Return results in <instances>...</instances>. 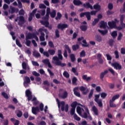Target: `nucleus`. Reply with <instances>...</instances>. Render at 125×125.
I'll use <instances>...</instances> for the list:
<instances>
[{"label":"nucleus","instance_id":"1","mask_svg":"<svg viewBox=\"0 0 125 125\" xmlns=\"http://www.w3.org/2000/svg\"><path fill=\"white\" fill-rule=\"evenodd\" d=\"M58 56L53 57V60L54 61V64L56 66H61V67H65L66 63H62V60H63V56H62V51L61 50H58ZM61 60V61H60Z\"/></svg>","mask_w":125,"mask_h":125},{"label":"nucleus","instance_id":"2","mask_svg":"<svg viewBox=\"0 0 125 125\" xmlns=\"http://www.w3.org/2000/svg\"><path fill=\"white\" fill-rule=\"evenodd\" d=\"M46 13V14L45 16L42 18V20H48L49 19L50 15L51 18H54L55 16H56V10H53L51 12L50 8L49 7H47Z\"/></svg>","mask_w":125,"mask_h":125},{"label":"nucleus","instance_id":"3","mask_svg":"<svg viewBox=\"0 0 125 125\" xmlns=\"http://www.w3.org/2000/svg\"><path fill=\"white\" fill-rule=\"evenodd\" d=\"M56 101L58 104V108H60V106L62 105L61 110L62 112H64V111H65V112H68L69 110V105L68 104H65V102L62 101L60 103V101H59L58 99H56Z\"/></svg>","mask_w":125,"mask_h":125},{"label":"nucleus","instance_id":"4","mask_svg":"<svg viewBox=\"0 0 125 125\" xmlns=\"http://www.w3.org/2000/svg\"><path fill=\"white\" fill-rule=\"evenodd\" d=\"M56 101L58 104V108H60V106L62 105L61 110L62 112H64V111H65V112H68L69 110V105L68 104H65V102L62 101L60 103V101H59L58 99H56Z\"/></svg>","mask_w":125,"mask_h":125},{"label":"nucleus","instance_id":"5","mask_svg":"<svg viewBox=\"0 0 125 125\" xmlns=\"http://www.w3.org/2000/svg\"><path fill=\"white\" fill-rule=\"evenodd\" d=\"M93 8L95 9L96 11H92L90 12V14L91 15H96V13H97L98 11H100V10H101V6H100L99 4L96 3L93 5Z\"/></svg>","mask_w":125,"mask_h":125},{"label":"nucleus","instance_id":"6","mask_svg":"<svg viewBox=\"0 0 125 125\" xmlns=\"http://www.w3.org/2000/svg\"><path fill=\"white\" fill-rule=\"evenodd\" d=\"M18 20L19 21L18 25L21 27H22V25L26 23V20H25V18H24V16H20L17 17V19L15 20V22H17Z\"/></svg>","mask_w":125,"mask_h":125},{"label":"nucleus","instance_id":"7","mask_svg":"<svg viewBox=\"0 0 125 125\" xmlns=\"http://www.w3.org/2000/svg\"><path fill=\"white\" fill-rule=\"evenodd\" d=\"M100 97V94L95 95L94 101L98 104L100 108H102L103 107V103L102 100L99 99Z\"/></svg>","mask_w":125,"mask_h":125},{"label":"nucleus","instance_id":"8","mask_svg":"<svg viewBox=\"0 0 125 125\" xmlns=\"http://www.w3.org/2000/svg\"><path fill=\"white\" fill-rule=\"evenodd\" d=\"M117 23H119V21L117 19H115L114 21H108V25L110 29H114L117 27Z\"/></svg>","mask_w":125,"mask_h":125},{"label":"nucleus","instance_id":"9","mask_svg":"<svg viewBox=\"0 0 125 125\" xmlns=\"http://www.w3.org/2000/svg\"><path fill=\"white\" fill-rule=\"evenodd\" d=\"M31 83V80L30 78L28 76H25L23 79V85L25 87H28L29 86V83Z\"/></svg>","mask_w":125,"mask_h":125},{"label":"nucleus","instance_id":"10","mask_svg":"<svg viewBox=\"0 0 125 125\" xmlns=\"http://www.w3.org/2000/svg\"><path fill=\"white\" fill-rule=\"evenodd\" d=\"M38 32L41 33V36H40V42H44L45 41V38H44L45 34L43 32V29L39 28Z\"/></svg>","mask_w":125,"mask_h":125},{"label":"nucleus","instance_id":"11","mask_svg":"<svg viewBox=\"0 0 125 125\" xmlns=\"http://www.w3.org/2000/svg\"><path fill=\"white\" fill-rule=\"evenodd\" d=\"M25 95L26 97H27V100L28 102L32 100V98H33V95H32V92H31L30 89H27L25 91Z\"/></svg>","mask_w":125,"mask_h":125},{"label":"nucleus","instance_id":"12","mask_svg":"<svg viewBox=\"0 0 125 125\" xmlns=\"http://www.w3.org/2000/svg\"><path fill=\"white\" fill-rule=\"evenodd\" d=\"M68 27H69V26L66 23H59L57 26L58 29H61L62 31H63V30L66 29V28H68Z\"/></svg>","mask_w":125,"mask_h":125},{"label":"nucleus","instance_id":"13","mask_svg":"<svg viewBox=\"0 0 125 125\" xmlns=\"http://www.w3.org/2000/svg\"><path fill=\"white\" fill-rule=\"evenodd\" d=\"M111 65L116 70H122V65L118 62L112 63Z\"/></svg>","mask_w":125,"mask_h":125},{"label":"nucleus","instance_id":"14","mask_svg":"<svg viewBox=\"0 0 125 125\" xmlns=\"http://www.w3.org/2000/svg\"><path fill=\"white\" fill-rule=\"evenodd\" d=\"M17 1H15L13 3V4L15 6H18L20 9L23 8V5L22 4V2L20 0H17ZM17 2L18 4H17Z\"/></svg>","mask_w":125,"mask_h":125},{"label":"nucleus","instance_id":"15","mask_svg":"<svg viewBox=\"0 0 125 125\" xmlns=\"http://www.w3.org/2000/svg\"><path fill=\"white\" fill-rule=\"evenodd\" d=\"M42 63L44 64V65H47L48 67L51 68H52V65L50 63V62H49V60L48 59H45L42 61Z\"/></svg>","mask_w":125,"mask_h":125},{"label":"nucleus","instance_id":"16","mask_svg":"<svg viewBox=\"0 0 125 125\" xmlns=\"http://www.w3.org/2000/svg\"><path fill=\"white\" fill-rule=\"evenodd\" d=\"M79 89L84 95H86L88 92V89L85 88L83 86H80Z\"/></svg>","mask_w":125,"mask_h":125},{"label":"nucleus","instance_id":"17","mask_svg":"<svg viewBox=\"0 0 125 125\" xmlns=\"http://www.w3.org/2000/svg\"><path fill=\"white\" fill-rule=\"evenodd\" d=\"M83 6L84 7V8H86V9H88V8H90L91 10L93 9V7L89 2H86L83 4Z\"/></svg>","mask_w":125,"mask_h":125},{"label":"nucleus","instance_id":"18","mask_svg":"<svg viewBox=\"0 0 125 125\" xmlns=\"http://www.w3.org/2000/svg\"><path fill=\"white\" fill-rule=\"evenodd\" d=\"M68 96V92L65 91L62 94L59 93V97L62 98V99H66V98Z\"/></svg>","mask_w":125,"mask_h":125},{"label":"nucleus","instance_id":"19","mask_svg":"<svg viewBox=\"0 0 125 125\" xmlns=\"http://www.w3.org/2000/svg\"><path fill=\"white\" fill-rule=\"evenodd\" d=\"M78 90H79V87H75L74 88V94L76 95V96H77V97H81V94L80 92H78Z\"/></svg>","mask_w":125,"mask_h":125},{"label":"nucleus","instance_id":"20","mask_svg":"<svg viewBox=\"0 0 125 125\" xmlns=\"http://www.w3.org/2000/svg\"><path fill=\"white\" fill-rule=\"evenodd\" d=\"M44 20L45 21H40V23L42 24V25H43L46 28H47V27H48V26H49V22H48V20Z\"/></svg>","mask_w":125,"mask_h":125},{"label":"nucleus","instance_id":"21","mask_svg":"<svg viewBox=\"0 0 125 125\" xmlns=\"http://www.w3.org/2000/svg\"><path fill=\"white\" fill-rule=\"evenodd\" d=\"M40 111V108H39V106L36 107H32V113L34 115H37V112Z\"/></svg>","mask_w":125,"mask_h":125},{"label":"nucleus","instance_id":"22","mask_svg":"<svg viewBox=\"0 0 125 125\" xmlns=\"http://www.w3.org/2000/svg\"><path fill=\"white\" fill-rule=\"evenodd\" d=\"M35 36V33H29L25 37V40H32L34 39V36Z\"/></svg>","mask_w":125,"mask_h":125},{"label":"nucleus","instance_id":"23","mask_svg":"<svg viewBox=\"0 0 125 125\" xmlns=\"http://www.w3.org/2000/svg\"><path fill=\"white\" fill-rule=\"evenodd\" d=\"M106 74H108V70H105L104 72L101 73L100 78L102 81H103V79H104V77L105 76V75H106Z\"/></svg>","mask_w":125,"mask_h":125},{"label":"nucleus","instance_id":"24","mask_svg":"<svg viewBox=\"0 0 125 125\" xmlns=\"http://www.w3.org/2000/svg\"><path fill=\"white\" fill-rule=\"evenodd\" d=\"M73 4L76 6H80L83 4V2L80 0H73Z\"/></svg>","mask_w":125,"mask_h":125},{"label":"nucleus","instance_id":"25","mask_svg":"<svg viewBox=\"0 0 125 125\" xmlns=\"http://www.w3.org/2000/svg\"><path fill=\"white\" fill-rule=\"evenodd\" d=\"M100 28H103V29H106L107 26V22L104 21H101L100 22Z\"/></svg>","mask_w":125,"mask_h":125},{"label":"nucleus","instance_id":"26","mask_svg":"<svg viewBox=\"0 0 125 125\" xmlns=\"http://www.w3.org/2000/svg\"><path fill=\"white\" fill-rule=\"evenodd\" d=\"M22 68L23 70H27V69H30L29 66H28V64L26 63V62H22Z\"/></svg>","mask_w":125,"mask_h":125},{"label":"nucleus","instance_id":"27","mask_svg":"<svg viewBox=\"0 0 125 125\" xmlns=\"http://www.w3.org/2000/svg\"><path fill=\"white\" fill-rule=\"evenodd\" d=\"M76 111L78 114L80 115V116H82V111H84V110L83 109V108H81L80 106H78L76 108Z\"/></svg>","mask_w":125,"mask_h":125},{"label":"nucleus","instance_id":"28","mask_svg":"<svg viewBox=\"0 0 125 125\" xmlns=\"http://www.w3.org/2000/svg\"><path fill=\"white\" fill-rule=\"evenodd\" d=\"M92 110L93 112H94V114H95V115L96 116H98V109H97L96 106H95V105H94L92 107Z\"/></svg>","mask_w":125,"mask_h":125},{"label":"nucleus","instance_id":"29","mask_svg":"<svg viewBox=\"0 0 125 125\" xmlns=\"http://www.w3.org/2000/svg\"><path fill=\"white\" fill-rule=\"evenodd\" d=\"M19 12V9H18V8L12 7L11 8V14H13L14 12H16V13H18Z\"/></svg>","mask_w":125,"mask_h":125},{"label":"nucleus","instance_id":"30","mask_svg":"<svg viewBox=\"0 0 125 125\" xmlns=\"http://www.w3.org/2000/svg\"><path fill=\"white\" fill-rule=\"evenodd\" d=\"M114 102L111 100H109V106L110 108H116V107H117V105L114 104Z\"/></svg>","mask_w":125,"mask_h":125},{"label":"nucleus","instance_id":"31","mask_svg":"<svg viewBox=\"0 0 125 125\" xmlns=\"http://www.w3.org/2000/svg\"><path fill=\"white\" fill-rule=\"evenodd\" d=\"M80 30L83 32H85L87 30V26L85 25H82L80 27Z\"/></svg>","mask_w":125,"mask_h":125},{"label":"nucleus","instance_id":"32","mask_svg":"<svg viewBox=\"0 0 125 125\" xmlns=\"http://www.w3.org/2000/svg\"><path fill=\"white\" fill-rule=\"evenodd\" d=\"M85 16L88 21L91 20V15H90V12H86Z\"/></svg>","mask_w":125,"mask_h":125},{"label":"nucleus","instance_id":"33","mask_svg":"<svg viewBox=\"0 0 125 125\" xmlns=\"http://www.w3.org/2000/svg\"><path fill=\"white\" fill-rule=\"evenodd\" d=\"M69 57L70 58L71 62H75V61H76V56L74 54H70Z\"/></svg>","mask_w":125,"mask_h":125},{"label":"nucleus","instance_id":"34","mask_svg":"<svg viewBox=\"0 0 125 125\" xmlns=\"http://www.w3.org/2000/svg\"><path fill=\"white\" fill-rule=\"evenodd\" d=\"M83 80H84V81H86V82H89L90 81L91 78L90 77H87V75H84L82 77Z\"/></svg>","mask_w":125,"mask_h":125},{"label":"nucleus","instance_id":"35","mask_svg":"<svg viewBox=\"0 0 125 125\" xmlns=\"http://www.w3.org/2000/svg\"><path fill=\"white\" fill-rule=\"evenodd\" d=\"M31 101L32 102H33V105H35L36 106H37V105L39 104V102L38 101V100H37V98L35 97L33 98Z\"/></svg>","mask_w":125,"mask_h":125},{"label":"nucleus","instance_id":"36","mask_svg":"<svg viewBox=\"0 0 125 125\" xmlns=\"http://www.w3.org/2000/svg\"><path fill=\"white\" fill-rule=\"evenodd\" d=\"M11 121L13 123L14 125H19V120H15V118H11Z\"/></svg>","mask_w":125,"mask_h":125},{"label":"nucleus","instance_id":"37","mask_svg":"<svg viewBox=\"0 0 125 125\" xmlns=\"http://www.w3.org/2000/svg\"><path fill=\"white\" fill-rule=\"evenodd\" d=\"M120 98V95L119 94H116L114 96H113L111 100L112 101L115 102V100H117V99H119Z\"/></svg>","mask_w":125,"mask_h":125},{"label":"nucleus","instance_id":"38","mask_svg":"<svg viewBox=\"0 0 125 125\" xmlns=\"http://www.w3.org/2000/svg\"><path fill=\"white\" fill-rule=\"evenodd\" d=\"M77 106H78V102L77 101L73 102L71 104V107L73 109H76Z\"/></svg>","mask_w":125,"mask_h":125},{"label":"nucleus","instance_id":"39","mask_svg":"<svg viewBox=\"0 0 125 125\" xmlns=\"http://www.w3.org/2000/svg\"><path fill=\"white\" fill-rule=\"evenodd\" d=\"M62 18V14L60 12H58L57 14V17L55 18L56 20H61Z\"/></svg>","mask_w":125,"mask_h":125},{"label":"nucleus","instance_id":"40","mask_svg":"<svg viewBox=\"0 0 125 125\" xmlns=\"http://www.w3.org/2000/svg\"><path fill=\"white\" fill-rule=\"evenodd\" d=\"M98 32H99V33H100L101 35H103V36H105V35H106V34L108 33V30H101L100 29H99Z\"/></svg>","mask_w":125,"mask_h":125},{"label":"nucleus","instance_id":"41","mask_svg":"<svg viewBox=\"0 0 125 125\" xmlns=\"http://www.w3.org/2000/svg\"><path fill=\"white\" fill-rule=\"evenodd\" d=\"M80 48V46L79 44H76L72 45V48L73 51H76V50H77V49H79Z\"/></svg>","mask_w":125,"mask_h":125},{"label":"nucleus","instance_id":"42","mask_svg":"<svg viewBox=\"0 0 125 125\" xmlns=\"http://www.w3.org/2000/svg\"><path fill=\"white\" fill-rule=\"evenodd\" d=\"M111 35L113 39H116V37L118 36V33L116 31H114L111 33Z\"/></svg>","mask_w":125,"mask_h":125},{"label":"nucleus","instance_id":"43","mask_svg":"<svg viewBox=\"0 0 125 125\" xmlns=\"http://www.w3.org/2000/svg\"><path fill=\"white\" fill-rule=\"evenodd\" d=\"M48 52H49L50 55L53 56L55 54V50L54 49H49L48 50Z\"/></svg>","mask_w":125,"mask_h":125},{"label":"nucleus","instance_id":"44","mask_svg":"<svg viewBox=\"0 0 125 125\" xmlns=\"http://www.w3.org/2000/svg\"><path fill=\"white\" fill-rule=\"evenodd\" d=\"M95 39L96 41H97V42H100L102 41V38H101V36H100V35L96 36Z\"/></svg>","mask_w":125,"mask_h":125},{"label":"nucleus","instance_id":"45","mask_svg":"<svg viewBox=\"0 0 125 125\" xmlns=\"http://www.w3.org/2000/svg\"><path fill=\"white\" fill-rule=\"evenodd\" d=\"M63 76L65 77V78H66L68 79V78H70V74L67 72L66 71H65L63 73Z\"/></svg>","mask_w":125,"mask_h":125},{"label":"nucleus","instance_id":"46","mask_svg":"<svg viewBox=\"0 0 125 125\" xmlns=\"http://www.w3.org/2000/svg\"><path fill=\"white\" fill-rule=\"evenodd\" d=\"M64 47L65 48V49L67 50L68 53H69V54H70L71 51V49H70V47H69V45L65 44L64 45Z\"/></svg>","mask_w":125,"mask_h":125},{"label":"nucleus","instance_id":"47","mask_svg":"<svg viewBox=\"0 0 125 125\" xmlns=\"http://www.w3.org/2000/svg\"><path fill=\"white\" fill-rule=\"evenodd\" d=\"M75 111H76V108H71L70 110V115L71 116H75V115L76 114V113H75Z\"/></svg>","mask_w":125,"mask_h":125},{"label":"nucleus","instance_id":"48","mask_svg":"<svg viewBox=\"0 0 125 125\" xmlns=\"http://www.w3.org/2000/svg\"><path fill=\"white\" fill-rule=\"evenodd\" d=\"M98 22H99V20L98 19H95L92 23V26H95V25H96Z\"/></svg>","mask_w":125,"mask_h":125},{"label":"nucleus","instance_id":"49","mask_svg":"<svg viewBox=\"0 0 125 125\" xmlns=\"http://www.w3.org/2000/svg\"><path fill=\"white\" fill-rule=\"evenodd\" d=\"M16 43L19 47H22V44H21V43L20 42V41L18 40V39L16 40Z\"/></svg>","mask_w":125,"mask_h":125},{"label":"nucleus","instance_id":"50","mask_svg":"<svg viewBox=\"0 0 125 125\" xmlns=\"http://www.w3.org/2000/svg\"><path fill=\"white\" fill-rule=\"evenodd\" d=\"M55 33L56 38H60V35L59 34V30H58V29H56Z\"/></svg>","mask_w":125,"mask_h":125},{"label":"nucleus","instance_id":"51","mask_svg":"<svg viewBox=\"0 0 125 125\" xmlns=\"http://www.w3.org/2000/svg\"><path fill=\"white\" fill-rule=\"evenodd\" d=\"M106 96H107V93L105 92H103L101 94V97L103 98V99H105Z\"/></svg>","mask_w":125,"mask_h":125},{"label":"nucleus","instance_id":"52","mask_svg":"<svg viewBox=\"0 0 125 125\" xmlns=\"http://www.w3.org/2000/svg\"><path fill=\"white\" fill-rule=\"evenodd\" d=\"M73 118L74 120H76V121H81V118H80L77 114H74Z\"/></svg>","mask_w":125,"mask_h":125},{"label":"nucleus","instance_id":"53","mask_svg":"<svg viewBox=\"0 0 125 125\" xmlns=\"http://www.w3.org/2000/svg\"><path fill=\"white\" fill-rule=\"evenodd\" d=\"M83 42L84 44H82V46H83L84 47H87V46H88V44H87L86 41L84 40L83 41Z\"/></svg>","mask_w":125,"mask_h":125},{"label":"nucleus","instance_id":"54","mask_svg":"<svg viewBox=\"0 0 125 125\" xmlns=\"http://www.w3.org/2000/svg\"><path fill=\"white\" fill-rule=\"evenodd\" d=\"M120 12L121 13H125V2L124 3V4H123V8L121 9L120 10Z\"/></svg>","mask_w":125,"mask_h":125},{"label":"nucleus","instance_id":"55","mask_svg":"<svg viewBox=\"0 0 125 125\" xmlns=\"http://www.w3.org/2000/svg\"><path fill=\"white\" fill-rule=\"evenodd\" d=\"M2 96H3L4 98H5V99H8V95L5 92H2L1 93Z\"/></svg>","mask_w":125,"mask_h":125},{"label":"nucleus","instance_id":"56","mask_svg":"<svg viewBox=\"0 0 125 125\" xmlns=\"http://www.w3.org/2000/svg\"><path fill=\"white\" fill-rule=\"evenodd\" d=\"M108 43H109L110 46H113V45L114 44V40L110 39L108 41Z\"/></svg>","mask_w":125,"mask_h":125},{"label":"nucleus","instance_id":"57","mask_svg":"<svg viewBox=\"0 0 125 125\" xmlns=\"http://www.w3.org/2000/svg\"><path fill=\"white\" fill-rule=\"evenodd\" d=\"M23 115V113H22V111L21 110H19L18 113L17 114V117L18 118H21Z\"/></svg>","mask_w":125,"mask_h":125},{"label":"nucleus","instance_id":"58","mask_svg":"<svg viewBox=\"0 0 125 125\" xmlns=\"http://www.w3.org/2000/svg\"><path fill=\"white\" fill-rule=\"evenodd\" d=\"M110 89H114L115 88V84L110 83L108 84Z\"/></svg>","mask_w":125,"mask_h":125},{"label":"nucleus","instance_id":"59","mask_svg":"<svg viewBox=\"0 0 125 125\" xmlns=\"http://www.w3.org/2000/svg\"><path fill=\"white\" fill-rule=\"evenodd\" d=\"M78 81V79L76 77H73L72 79V84H76L77 82Z\"/></svg>","mask_w":125,"mask_h":125},{"label":"nucleus","instance_id":"60","mask_svg":"<svg viewBox=\"0 0 125 125\" xmlns=\"http://www.w3.org/2000/svg\"><path fill=\"white\" fill-rule=\"evenodd\" d=\"M114 6H113V4L111 3H109L108 4V8L109 10H112Z\"/></svg>","mask_w":125,"mask_h":125},{"label":"nucleus","instance_id":"61","mask_svg":"<svg viewBox=\"0 0 125 125\" xmlns=\"http://www.w3.org/2000/svg\"><path fill=\"white\" fill-rule=\"evenodd\" d=\"M19 15H24L25 14V11H24V9H21V10L19 12Z\"/></svg>","mask_w":125,"mask_h":125},{"label":"nucleus","instance_id":"62","mask_svg":"<svg viewBox=\"0 0 125 125\" xmlns=\"http://www.w3.org/2000/svg\"><path fill=\"white\" fill-rule=\"evenodd\" d=\"M33 55L35 57H37V58L41 57V54L39 52L33 53Z\"/></svg>","mask_w":125,"mask_h":125},{"label":"nucleus","instance_id":"63","mask_svg":"<svg viewBox=\"0 0 125 125\" xmlns=\"http://www.w3.org/2000/svg\"><path fill=\"white\" fill-rule=\"evenodd\" d=\"M123 38V34L122 33L120 32L117 38L118 41H121L122 40V38Z\"/></svg>","mask_w":125,"mask_h":125},{"label":"nucleus","instance_id":"64","mask_svg":"<svg viewBox=\"0 0 125 125\" xmlns=\"http://www.w3.org/2000/svg\"><path fill=\"white\" fill-rule=\"evenodd\" d=\"M39 8L45 9V8H46V6L44 4H39Z\"/></svg>","mask_w":125,"mask_h":125}]
</instances>
